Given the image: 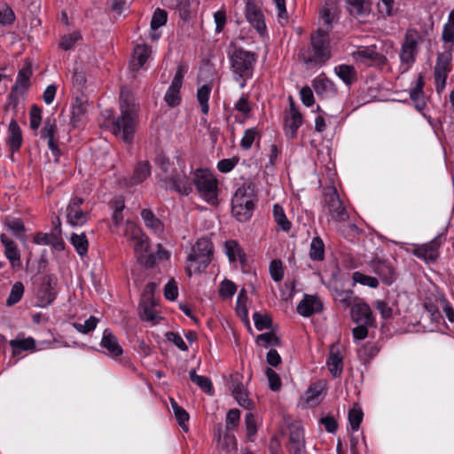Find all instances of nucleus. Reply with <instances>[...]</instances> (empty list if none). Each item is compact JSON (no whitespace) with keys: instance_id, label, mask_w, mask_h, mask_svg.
I'll return each instance as SVG.
<instances>
[{"instance_id":"nucleus-1","label":"nucleus","mask_w":454,"mask_h":454,"mask_svg":"<svg viewBox=\"0 0 454 454\" xmlns=\"http://www.w3.org/2000/svg\"><path fill=\"white\" fill-rule=\"evenodd\" d=\"M120 115L108 116L106 122L112 133L127 145H132L137 124V112L132 96L124 89L120 93Z\"/></svg>"},{"instance_id":"nucleus-9","label":"nucleus","mask_w":454,"mask_h":454,"mask_svg":"<svg viewBox=\"0 0 454 454\" xmlns=\"http://www.w3.org/2000/svg\"><path fill=\"white\" fill-rule=\"evenodd\" d=\"M58 127L54 118H47L43 121V128L40 130V137L47 140V145L51 154L59 159L62 155V152L59 146V139L56 137Z\"/></svg>"},{"instance_id":"nucleus-59","label":"nucleus","mask_w":454,"mask_h":454,"mask_svg":"<svg viewBox=\"0 0 454 454\" xmlns=\"http://www.w3.org/2000/svg\"><path fill=\"white\" fill-rule=\"evenodd\" d=\"M426 309L429 313L430 321L433 324H434L435 326H438L442 324L447 329H449V326L443 321V317L442 313L434 304L426 305Z\"/></svg>"},{"instance_id":"nucleus-44","label":"nucleus","mask_w":454,"mask_h":454,"mask_svg":"<svg viewBox=\"0 0 454 454\" xmlns=\"http://www.w3.org/2000/svg\"><path fill=\"white\" fill-rule=\"evenodd\" d=\"M5 225L18 239L24 240L26 229L20 218H8Z\"/></svg>"},{"instance_id":"nucleus-58","label":"nucleus","mask_w":454,"mask_h":454,"mask_svg":"<svg viewBox=\"0 0 454 454\" xmlns=\"http://www.w3.org/2000/svg\"><path fill=\"white\" fill-rule=\"evenodd\" d=\"M164 101L169 107L179 106L182 102L180 91L168 87L164 95Z\"/></svg>"},{"instance_id":"nucleus-57","label":"nucleus","mask_w":454,"mask_h":454,"mask_svg":"<svg viewBox=\"0 0 454 454\" xmlns=\"http://www.w3.org/2000/svg\"><path fill=\"white\" fill-rule=\"evenodd\" d=\"M237 292V286L234 282L229 279H224L220 284L219 295L223 299H229L232 297Z\"/></svg>"},{"instance_id":"nucleus-47","label":"nucleus","mask_w":454,"mask_h":454,"mask_svg":"<svg viewBox=\"0 0 454 454\" xmlns=\"http://www.w3.org/2000/svg\"><path fill=\"white\" fill-rule=\"evenodd\" d=\"M24 291V285L20 281L15 282L12 286L10 294L6 300V305L11 307L18 303L21 300Z\"/></svg>"},{"instance_id":"nucleus-22","label":"nucleus","mask_w":454,"mask_h":454,"mask_svg":"<svg viewBox=\"0 0 454 454\" xmlns=\"http://www.w3.org/2000/svg\"><path fill=\"white\" fill-rule=\"evenodd\" d=\"M0 241L4 247V255L11 263L12 269H19L21 266L20 253L16 243L6 234L0 235Z\"/></svg>"},{"instance_id":"nucleus-18","label":"nucleus","mask_w":454,"mask_h":454,"mask_svg":"<svg viewBox=\"0 0 454 454\" xmlns=\"http://www.w3.org/2000/svg\"><path fill=\"white\" fill-rule=\"evenodd\" d=\"M355 56L357 60L368 66L383 67L387 63V57L378 52L374 48L364 47L359 49L355 53Z\"/></svg>"},{"instance_id":"nucleus-37","label":"nucleus","mask_w":454,"mask_h":454,"mask_svg":"<svg viewBox=\"0 0 454 454\" xmlns=\"http://www.w3.org/2000/svg\"><path fill=\"white\" fill-rule=\"evenodd\" d=\"M213 86L211 83H206L198 88L196 92V98L200 106L201 113L205 115H207L209 112L208 101Z\"/></svg>"},{"instance_id":"nucleus-42","label":"nucleus","mask_w":454,"mask_h":454,"mask_svg":"<svg viewBox=\"0 0 454 454\" xmlns=\"http://www.w3.org/2000/svg\"><path fill=\"white\" fill-rule=\"evenodd\" d=\"M261 134L256 127L247 129L240 140V147L243 150H250L254 141H260Z\"/></svg>"},{"instance_id":"nucleus-27","label":"nucleus","mask_w":454,"mask_h":454,"mask_svg":"<svg viewBox=\"0 0 454 454\" xmlns=\"http://www.w3.org/2000/svg\"><path fill=\"white\" fill-rule=\"evenodd\" d=\"M373 272L378 275L381 281L390 286L395 280L394 269L390 263L384 260H375L372 264Z\"/></svg>"},{"instance_id":"nucleus-60","label":"nucleus","mask_w":454,"mask_h":454,"mask_svg":"<svg viewBox=\"0 0 454 454\" xmlns=\"http://www.w3.org/2000/svg\"><path fill=\"white\" fill-rule=\"evenodd\" d=\"M304 442V430L299 423H292L289 427V442Z\"/></svg>"},{"instance_id":"nucleus-16","label":"nucleus","mask_w":454,"mask_h":454,"mask_svg":"<svg viewBox=\"0 0 454 454\" xmlns=\"http://www.w3.org/2000/svg\"><path fill=\"white\" fill-rule=\"evenodd\" d=\"M58 278L54 274H47L43 277L38 292V299L43 306L50 305L57 297L56 286Z\"/></svg>"},{"instance_id":"nucleus-32","label":"nucleus","mask_w":454,"mask_h":454,"mask_svg":"<svg viewBox=\"0 0 454 454\" xmlns=\"http://www.w3.org/2000/svg\"><path fill=\"white\" fill-rule=\"evenodd\" d=\"M334 73L347 86H351L357 81V72L352 65H338L334 67Z\"/></svg>"},{"instance_id":"nucleus-54","label":"nucleus","mask_w":454,"mask_h":454,"mask_svg":"<svg viewBox=\"0 0 454 454\" xmlns=\"http://www.w3.org/2000/svg\"><path fill=\"white\" fill-rule=\"evenodd\" d=\"M168 20V13L165 10L157 8L153 15L152 20H151V29L156 30L159 27L164 26L167 23Z\"/></svg>"},{"instance_id":"nucleus-33","label":"nucleus","mask_w":454,"mask_h":454,"mask_svg":"<svg viewBox=\"0 0 454 454\" xmlns=\"http://www.w3.org/2000/svg\"><path fill=\"white\" fill-rule=\"evenodd\" d=\"M140 215L146 228H148L156 234H160L161 232H163V223L154 215V213L151 209L144 208L142 209Z\"/></svg>"},{"instance_id":"nucleus-26","label":"nucleus","mask_w":454,"mask_h":454,"mask_svg":"<svg viewBox=\"0 0 454 454\" xmlns=\"http://www.w3.org/2000/svg\"><path fill=\"white\" fill-rule=\"evenodd\" d=\"M351 317L353 321L356 324L372 325L374 323V317L371 308L366 303H358L354 305L351 308Z\"/></svg>"},{"instance_id":"nucleus-31","label":"nucleus","mask_w":454,"mask_h":454,"mask_svg":"<svg viewBox=\"0 0 454 454\" xmlns=\"http://www.w3.org/2000/svg\"><path fill=\"white\" fill-rule=\"evenodd\" d=\"M130 239L134 241V252L137 257L149 250V239L139 228L132 227Z\"/></svg>"},{"instance_id":"nucleus-12","label":"nucleus","mask_w":454,"mask_h":454,"mask_svg":"<svg viewBox=\"0 0 454 454\" xmlns=\"http://www.w3.org/2000/svg\"><path fill=\"white\" fill-rule=\"evenodd\" d=\"M246 19L256 32L263 36L267 33L264 14L261 8L254 1H248L245 10Z\"/></svg>"},{"instance_id":"nucleus-49","label":"nucleus","mask_w":454,"mask_h":454,"mask_svg":"<svg viewBox=\"0 0 454 454\" xmlns=\"http://www.w3.org/2000/svg\"><path fill=\"white\" fill-rule=\"evenodd\" d=\"M256 342L258 344H262L265 348L269 346H278L281 345V340L279 337L276 335L273 332H267L262 334H259L256 338Z\"/></svg>"},{"instance_id":"nucleus-5","label":"nucleus","mask_w":454,"mask_h":454,"mask_svg":"<svg viewBox=\"0 0 454 454\" xmlns=\"http://www.w3.org/2000/svg\"><path fill=\"white\" fill-rule=\"evenodd\" d=\"M423 41L422 35L415 28L406 30L398 53L401 74L410 71L417 60L419 52V44Z\"/></svg>"},{"instance_id":"nucleus-17","label":"nucleus","mask_w":454,"mask_h":454,"mask_svg":"<svg viewBox=\"0 0 454 454\" xmlns=\"http://www.w3.org/2000/svg\"><path fill=\"white\" fill-rule=\"evenodd\" d=\"M310 45L317 51V55L329 60L332 57L330 49V37L326 30L318 28L311 34Z\"/></svg>"},{"instance_id":"nucleus-40","label":"nucleus","mask_w":454,"mask_h":454,"mask_svg":"<svg viewBox=\"0 0 454 454\" xmlns=\"http://www.w3.org/2000/svg\"><path fill=\"white\" fill-rule=\"evenodd\" d=\"M309 258L315 262H320L325 259V243L319 236L314 237L311 240Z\"/></svg>"},{"instance_id":"nucleus-20","label":"nucleus","mask_w":454,"mask_h":454,"mask_svg":"<svg viewBox=\"0 0 454 454\" xmlns=\"http://www.w3.org/2000/svg\"><path fill=\"white\" fill-rule=\"evenodd\" d=\"M100 346L104 348V353L113 359H116L123 353L117 337L110 329H106L100 341Z\"/></svg>"},{"instance_id":"nucleus-50","label":"nucleus","mask_w":454,"mask_h":454,"mask_svg":"<svg viewBox=\"0 0 454 454\" xmlns=\"http://www.w3.org/2000/svg\"><path fill=\"white\" fill-rule=\"evenodd\" d=\"M98 322L99 319L98 317L90 316L88 319L85 320L83 324L78 322L73 323V327L77 332L87 334L97 327Z\"/></svg>"},{"instance_id":"nucleus-30","label":"nucleus","mask_w":454,"mask_h":454,"mask_svg":"<svg viewBox=\"0 0 454 454\" xmlns=\"http://www.w3.org/2000/svg\"><path fill=\"white\" fill-rule=\"evenodd\" d=\"M326 365L333 377H340L343 371V357L338 349L334 347L331 348L329 356L326 360Z\"/></svg>"},{"instance_id":"nucleus-55","label":"nucleus","mask_w":454,"mask_h":454,"mask_svg":"<svg viewBox=\"0 0 454 454\" xmlns=\"http://www.w3.org/2000/svg\"><path fill=\"white\" fill-rule=\"evenodd\" d=\"M16 20V15L13 10L7 4L0 7V25L1 26H10L14 23Z\"/></svg>"},{"instance_id":"nucleus-63","label":"nucleus","mask_w":454,"mask_h":454,"mask_svg":"<svg viewBox=\"0 0 454 454\" xmlns=\"http://www.w3.org/2000/svg\"><path fill=\"white\" fill-rule=\"evenodd\" d=\"M265 374L269 380L270 388L272 391H278L281 387V380L279 375L271 368L265 370Z\"/></svg>"},{"instance_id":"nucleus-35","label":"nucleus","mask_w":454,"mask_h":454,"mask_svg":"<svg viewBox=\"0 0 454 454\" xmlns=\"http://www.w3.org/2000/svg\"><path fill=\"white\" fill-rule=\"evenodd\" d=\"M151 47L146 44H137L134 49L132 68L135 71L139 70L146 63L151 55Z\"/></svg>"},{"instance_id":"nucleus-41","label":"nucleus","mask_w":454,"mask_h":454,"mask_svg":"<svg viewBox=\"0 0 454 454\" xmlns=\"http://www.w3.org/2000/svg\"><path fill=\"white\" fill-rule=\"evenodd\" d=\"M190 380L200 387L205 393L212 395L214 391L213 384L209 378L198 375L195 369H192L189 372Z\"/></svg>"},{"instance_id":"nucleus-38","label":"nucleus","mask_w":454,"mask_h":454,"mask_svg":"<svg viewBox=\"0 0 454 454\" xmlns=\"http://www.w3.org/2000/svg\"><path fill=\"white\" fill-rule=\"evenodd\" d=\"M12 347V355L16 357L19 356L22 351H27L35 349V341L33 338L29 337L23 340H12L10 341Z\"/></svg>"},{"instance_id":"nucleus-6","label":"nucleus","mask_w":454,"mask_h":454,"mask_svg":"<svg viewBox=\"0 0 454 454\" xmlns=\"http://www.w3.org/2000/svg\"><path fill=\"white\" fill-rule=\"evenodd\" d=\"M192 182V187L195 186L200 196L208 204H218V181L207 168H197L193 173Z\"/></svg>"},{"instance_id":"nucleus-13","label":"nucleus","mask_w":454,"mask_h":454,"mask_svg":"<svg viewBox=\"0 0 454 454\" xmlns=\"http://www.w3.org/2000/svg\"><path fill=\"white\" fill-rule=\"evenodd\" d=\"M166 183L171 184L170 190L184 196H188L192 192V178H190L184 170L177 172L174 170L168 177Z\"/></svg>"},{"instance_id":"nucleus-24","label":"nucleus","mask_w":454,"mask_h":454,"mask_svg":"<svg viewBox=\"0 0 454 454\" xmlns=\"http://www.w3.org/2000/svg\"><path fill=\"white\" fill-rule=\"evenodd\" d=\"M33 74L32 65L26 61L23 67L19 70L16 82L12 86L14 90H20V95L24 96L31 86L30 78Z\"/></svg>"},{"instance_id":"nucleus-51","label":"nucleus","mask_w":454,"mask_h":454,"mask_svg":"<svg viewBox=\"0 0 454 454\" xmlns=\"http://www.w3.org/2000/svg\"><path fill=\"white\" fill-rule=\"evenodd\" d=\"M240 421V411L237 408L231 409L226 414L225 427L227 431L237 430Z\"/></svg>"},{"instance_id":"nucleus-45","label":"nucleus","mask_w":454,"mask_h":454,"mask_svg":"<svg viewBox=\"0 0 454 454\" xmlns=\"http://www.w3.org/2000/svg\"><path fill=\"white\" fill-rule=\"evenodd\" d=\"M70 242L79 255L82 256L87 254L89 242L85 233H73L70 238Z\"/></svg>"},{"instance_id":"nucleus-23","label":"nucleus","mask_w":454,"mask_h":454,"mask_svg":"<svg viewBox=\"0 0 454 454\" xmlns=\"http://www.w3.org/2000/svg\"><path fill=\"white\" fill-rule=\"evenodd\" d=\"M157 301L152 295L145 294L139 303V315L143 321L157 322L158 317L155 311Z\"/></svg>"},{"instance_id":"nucleus-46","label":"nucleus","mask_w":454,"mask_h":454,"mask_svg":"<svg viewBox=\"0 0 454 454\" xmlns=\"http://www.w3.org/2000/svg\"><path fill=\"white\" fill-rule=\"evenodd\" d=\"M377 8L384 17H392L398 12V4L395 0H379Z\"/></svg>"},{"instance_id":"nucleus-29","label":"nucleus","mask_w":454,"mask_h":454,"mask_svg":"<svg viewBox=\"0 0 454 454\" xmlns=\"http://www.w3.org/2000/svg\"><path fill=\"white\" fill-rule=\"evenodd\" d=\"M424 86H425L424 76L420 73L418 75V78L416 81V85L412 89L410 90V98L412 102H414L415 107L419 111H422L426 106V102L424 99L425 93L423 90Z\"/></svg>"},{"instance_id":"nucleus-8","label":"nucleus","mask_w":454,"mask_h":454,"mask_svg":"<svg viewBox=\"0 0 454 454\" xmlns=\"http://www.w3.org/2000/svg\"><path fill=\"white\" fill-rule=\"evenodd\" d=\"M452 53L439 52L436 58V63L434 68V78L435 90L441 94L446 86V81L449 73L451 71Z\"/></svg>"},{"instance_id":"nucleus-36","label":"nucleus","mask_w":454,"mask_h":454,"mask_svg":"<svg viewBox=\"0 0 454 454\" xmlns=\"http://www.w3.org/2000/svg\"><path fill=\"white\" fill-rule=\"evenodd\" d=\"M225 254L231 262H236L238 259L241 263L246 262V254L241 248L238 241L230 239L224 243Z\"/></svg>"},{"instance_id":"nucleus-3","label":"nucleus","mask_w":454,"mask_h":454,"mask_svg":"<svg viewBox=\"0 0 454 454\" xmlns=\"http://www.w3.org/2000/svg\"><path fill=\"white\" fill-rule=\"evenodd\" d=\"M214 254V245L207 238H200L192 247L187 256L185 272L188 277L203 272L210 264Z\"/></svg>"},{"instance_id":"nucleus-2","label":"nucleus","mask_w":454,"mask_h":454,"mask_svg":"<svg viewBox=\"0 0 454 454\" xmlns=\"http://www.w3.org/2000/svg\"><path fill=\"white\" fill-rule=\"evenodd\" d=\"M227 56L233 81L239 83L240 89H244L254 76L257 54L231 43Z\"/></svg>"},{"instance_id":"nucleus-7","label":"nucleus","mask_w":454,"mask_h":454,"mask_svg":"<svg viewBox=\"0 0 454 454\" xmlns=\"http://www.w3.org/2000/svg\"><path fill=\"white\" fill-rule=\"evenodd\" d=\"M324 200L333 221L342 223L348 219L349 215L334 186H332L324 193Z\"/></svg>"},{"instance_id":"nucleus-28","label":"nucleus","mask_w":454,"mask_h":454,"mask_svg":"<svg viewBox=\"0 0 454 454\" xmlns=\"http://www.w3.org/2000/svg\"><path fill=\"white\" fill-rule=\"evenodd\" d=\"M7 142L12 153L19 152L23 143L20 127L14 119L11 121L8 127Z\"/></svg>"},{"instance_id":"nucleus-14","label":"nucleus","mask_w":454,"mask_h":454,"mask_svg":"<svg viewBox=\"0 0 454 454\" xmlns=\"http://www.w3.org/2000/svg\"><path fill=\"white\" fill-rule=\"evenodd\" d=\"M442 235H438L430 242L414 248L413 254L426 262H434L439 257V247L442 245Z\"/></svg>"},{"instance_id":"nucleus-21","label":"nucleus","mask_w":454,"mask_h":454,"mask_svg":"<svg viewBox=\"0 0 454 454\" xmlns=\"http://www.w3.org/2000/svg\"><path fill=\"white\" fill-rule=\"evenodd\" d=\"M298 59L308 69L324 66L328 60L324 59L322 56L317 55V51L310 45L300 49Z\"/></svg>"},{"instance_id":"nucleus-4","label":"nucleus","mask_w":454,"mask_h":454,"mask_svg":"<svg viewBox=\"0 0 454 454\" xmlns=\"http://www.w3.org/2000/svg\"><path fill=\"white\" fill-rule=\"evenodd\" d=\"M257 195L254 185H242L237 189L231 199V213L241 223L248 221L254 213Z\"/></svg>"},{"instance_id":"nucleus-61","label":"nucleus","mask_w":454,"mask_h":454,"mask_svg":"<svg viewBox=\"0 0 454 454\" xmlns=\"http://www.w3.org/2000/svg\"><path fill=\"white\" fill-rule=\"evenodd\" d=\"M270 274L275 282H279L283 279L284 270L280 260L275 259L271 261L270 264Z\"/></svg>"},{"instance_id":"nucleus-15","label":"nucleus","mask_w":454,"mask_h":454,"mask_svg":"<svg viewBox=\"0 0 454 454\" xmlns=\"http://www.w3.org/2000/svg\"><path fill=\"white\" fill-rule=\"evenodd\" d=\"M151 164L147 160H140L134 167L133 173L130 176L123 177L121 184L131 188L142 184L151 176Z\"/></svg>"},{"instance_id":"nucleus-64","label":"nucleus","mask_w":454,"mask_h":454,"mask_svg":"<svg viewBox=\"0 0 454 454\" xmlns=\"http://www.w3.org/2000/svg\"><path fill=\"white\" fill-rule=\"evenodd\" d=\"M331 82L327 78L316 77L312 82V87L317 95H323L330 87Z\"/></svg>"},{"instance_id":"nucleus-48","label":"nucleus","mask_w":454,"mask_h":454,"mask_svg":"<svg viewBox=\"0 0 454 454\" xmlns=\"http://www.w3.org/2000/svg\"><path fill=\"white\" fill-rule=\"evenodd\" d=\"M352 279L355 284L358 283L371 288H377L379 286V279L377 278L365 275L360 271H355L352 274Z\"/></svg>"},{"instance_id":"nucleus-62","label":"nucleus","mask_w":454,"mask_h":454,"mask_svg":"<svg viewBox=\"0 0 454 454\" xmlns=\"http://www.w3.org/2000/svg\"><path fill=\"white\" fill-rule=\"evenodd\" d=\"M239 157L223 159L218 161L217 169L221 173H229L236 167V165L239 163Z\"/></svg>"},{"instance_id":"nucleus-25","label":"nucleus","mask_w":454,"mask_h":454,"mask_svg":"<svg viewBox=\"0 0 454 454\" xmlns=\"http://www.w3.org/2000/svg\"><path fill=\"white\" fill-rule=\"evenodd\" d=\"M87 113V99L83 97H76L72 103L71 124L74 128L79 129L84 121Z\"/></svg>"},{"instance_id":"nucleus-56","label":"nucleus","mask_w":454,"mask_h":454,"mask_svg":"<svg viewBox=\"0 0 454 454\" xmlns=\"http://www.w3.org/2000/svg\"><path fill=\"white\" fill-rule=\"evenodd\" d=\"M253 320L254 323V326L258 331L270 329L272 325V320L270 317H269L268 315H262L258 311L253 314Z\"/></svg>"},{"instance_id":"nucleus-52","label":"nucleus","mask_w":454,"mask_h":454,"mask_svg":"<svg viewBox=\"0 0 454 454\" xmlns=\"http://www.w3.org/2000/svg\"><path fill=\"white\" fill-rule=\"evenodd\" d=\"M364 412L360 407L354 406L348 411V422L353 431H357L363 421Z\"/></svg>"},{"instance_id":"nucleus-43","label":"nucleus","mask_w":454,"mask_h":454,"mask_svg":"<svg viewBox=\"0 0 454 454\" xmlns=\"http://www.w3.org/2000/svg\"><path fill=\"white\" fill-rule=\"evenodd\" d=\"M442 39L443 41V51L452 53L454 49V27L449 23L443 25L442 32Z\"/></svg>"},{"instance_id":"nucleus-19","label":"nucleus","mask_w":454,"mask_h":454,"mask_svg":"<svg viewBox=\"0 0 454 454\" xmlns=\"http://www.w3.org/2000/svg\"><path fill=\"white\" fill-rule=\"evenodd\" d=\"M296 310L304 317H309L323 310V302L316 295L304 294L302 300L298 303Z\"/></svg>"},{"instance_id":"nucleus-39","label":"nucleus","mask_w":454,"mask_h":454,"mask_svg":"<svg viewBox=\"0 0 454 454\" xmlns=\"http://www.w3.org/2000/svg\"><path fill=\"white\" fill-rule=\"evenodd\" d=\"M273 218L278 227L286 232H288L292 228V223L287 219L285 210L279 204L273 206Z\"/></svg>"},{"instance_id":"nucleus-11","label":"nucleus","mask_w":454,"mask_h":454,"mask_svg":"<svg viewBox=\"0 0 454 454\" xmlns=\"http://www.w3.org/2000/svg\"><path fill=\"white\" fill-rule=\"evenodd\" d=\"M303 118L290 97L289 112L284 117V131L287 138L294 139L297 136L299 128L302 125Z\"/></svg>"},{"instance_id":"nucleus-53","label":"nucleus","mask_w":454,"mask_h":454,"mask_svg":"<svg viewBox=\"0 0 454 454\" xmlns=\"http://www.w3.org/2000/svg\"><path fill=\"white\" fill-rule=\"evenodd\" d=\"M245 425L247 430V438L250 442H254L257 434V423L254 415L252 412L247 413L245 417Z\"/></svg>"},{"instance_id":"nucleus-34","label":"nucleus","mask_w":454,"mask_h":454,"mask_svg":"<svg viewBox=\"0 0 454 454\" xmlns=\"http://www.w3.org/2000/svg\"><path fill=\"white\" fill-rule=\"evenodd\" d=\"M347 9L353 17H364L371 12L369 0H346Z\"/></svg>"},{"instance_id":"nucleus-10","label":"nucleus","mask_w":454,"mask_h":454,"mask_svg":"<svg viewBox=\"0 0 454 454\" xmlns=\"http://www.w3.org/2000/svg\"><path fill=\"white\" fill-rule=\"evenodd\" d=\"M83 202L82 198L74 197L67 207V219L72 226H82L90 219L89 211L81 208Z\"/></svg>"}]
</instances>
